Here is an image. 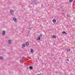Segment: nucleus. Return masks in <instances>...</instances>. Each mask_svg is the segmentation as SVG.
<instances>
[{
    "label": "nucleus",
    "instance_id": "nucleus-23",
    "mask_svg": "<svg viewBox=\"0 0 75 75\" xmlns=\"http://www.w3.org/2000/svg\"><path fill=\"white\" fill-rule=\"evenodd\" d=\"M62 12H64V10H62Z\"/></svg>",
    "mask_w": 75,
    "mask_h": 75
},
{
    "label": "nucleus",
    "instance_id": "nucleus-13",
    "mask_svg": "<svg viewBox=\"0 0 75 75\" xmlns=\"http://www.w3.org/2000/svg\"><path fill=\"white\" fill-rule=\"evenodd\" d=\"M30 52L32 53H34V50H33V49H31L30 50Z\"/></svg>",
    "mask_w": 75,
    "mask_h": 75
},
{
    "label": "nucleus",
    "instance_id": "nucleus-2",
    "mask_svg": "<svg viewBox=\"0 0 75 75\" xmlns=\"http://www.w3.org/2000/svg\"><path fill=\"white\" fill-rule=\"evenodd\" d=\"M14 10L11 9L10 10V12L11 14V15H12L13 16V15H14Z\"/></svg>",
    "mask_w": 75,
    "mask_h": 75
},
{
    "label": "nucleus",
    "instance_id": "nucleus-1",
    "mask_svg": "<svg viewBox=\"0 0 75 75\" xmlns=\"http://www.w3.org/2000/svg\"><path fill=\"white\" fill-rule=\"evenodd\" d=\"M42 34H40L39 37H38V40H41V38H42Z\"/></svg>",
    "mask_w": 75,
    "mask_h": 75
},
{
    "label": "nucleus",
    "instance_id": "nucleus-12",
    "mask_svg": "<svg viewBox=\"0 0 75 75\" xmlns=\"http://www.w3.org/2000/svg\"><path fill=\"white\" fill-rule=\"evenodd\" d=\"M71 50L70 49H67V52H70Z\"/></svg>",
    "mask_w": 75,
    "mask_h": 75
},
{
    "label": "nucleus",
    "instance_id": "nucleus-25",
    "mask_svg": "<svg viewBox=\"0 0 75 75\" xmlns=\"http://www.w3.org/2000/svg\"><path fill=\"white\" fill-rule=\"evenodd\" d=\"M36 75H41V74H37Z\"/></svg>",
    "mask_w": 75,
    "mask_h": 75
},
{
    "label": "nucleus",
    "instance_id": "nucleus-20",
    "mask_svg": "<svg viewBox=\"0 0 75 75\" xmlns=\"http://www.w3.org/2000/svg\"><path fill=\"white\" fill-rule=\"evenodd\" d=\"M67 61L68 62L69 61V59H67Z\"/></svg>",
    "mask_w": 75,
    "mask_h": 75
},
{
    "label": "nucleus",
    "instance_id": "nucleus-22",
    "mask_svg": "<svg viewBox=\"0 0 75 75\" xmlns=\"http://www.w3.org/2000/svg\"><path fill=\"white\" fill-rule=\"evenodd\" d=\"M20 62L21 63V60H20Z\"/></svg>",
    "mask_w": 75,
    "mask_h": 75
},
{
    "label": "nucleus",
    "instance_id": "nucleus-11",
    "mask_svg": "<svg viewBox=\"0 0 75 75\" xmlns=\"http://www.w3.org/2000/svg\"><path fill=\"white\" fill-rule=\"evenodd\" d=\"M13 21H15V22H16V20H17V18H13Z\"/></svg>",
    "mask_w": 75,
    "mask_h": 75
},
{
    "label": "nucleus",
    "instance_id": "nucleus-15",
    "mask_svg": "<svg viewBox=\"0 0 75 75\" xmlns=\"http://www.w3.org/2000/svg\"><path fill=\"white\" fill-rule=\"evenodd\" d=\"M52 38H56V36L55 35H53L52 37Z\"/></svg>",
    "mask_w": 75,
    "mask_h": 75
},
{
    "label": "nucleus",
    "instance_id": "nucleus-5",
    "mask_svg": "<svg viewBox=\"0 0 75 75\" xmlns=\"http://www.w3.org/2000/svg\"><path fill=\"white\" fill-rule=\"evenodd\" d=\"M25 44L26 45H27V46H28V45H30V44H29V42H25Z\"/></svg>",
    "mask_w": 75,
    "mask_h": 75
},
{
    "label": "nucleus",
    "instance_id": "nucleus-26",
    "mask_svg": "<svg viewBox=\"0 0 75 75\" xmlns=\"http://www.w3.org/2000/svg\"><path fill=\"white\" fill-rule=\"evenodd\" d=\"M32 1H33V0H31Z\"/></svg>",
    "mask_w": 75,
    "mask_h": 75
},
{
    "label": "nucleus",
    "instance_id": "nucleus-17",
    "mask_svg": "<svg viewBox=\"0 0 75 75\" xmlns=\"http://www.w3.org/2000/svg\"><path fill=\"white\" fill-rule=\"evenodd\" d=\"M73 0H69V1L70 3H72L73 1Z\"/></svg>",
    "mask_w": 75,
    "mask_h": 75
},
{
    "label": "nucleus",
    "instance_id": "nucleus-8",
    "mask_svg": "<svg viewBox=\"0 0 75 75\" xmlns=\"http://www.w3.org/2000/svg\"><path fill=\"white\" fill-rule=\"evenodd\" d=\"M22 46L23 47H25V44L24 43H23L22 45Z\"/></svg>",
    "mask_w": 75,
    "mask_h": 75
},
{
    "label": "nucleus",
    "instance_id": "nucleus-14",
    "mask_svg": "<svg viewBox=\"0 0 75 75\" xmlns=\"http://www.w3.org/2000/svg\"><path fill=\"white\" fill-rule=\"evenodd\" d=\"M36 1L35 0H34V1H32L33 3V4H36V3H35L34 4V3Z\"/></svg>",
    "mask_w": 75,
    "mask_h": 75
},
{
    "label": "nucleus",
    "instance_id": "nucleus-3",
    "mask_svg": "<svg viewBox=\"0 0 75 75\" xmlns=\"http://www.w3.org/2000/svg\"><path fill=\"white\" fill-rule=\"evenodd\" d=\"M53 22L54 23H55L57 22V20L56 19H54L53 20Z\"/></svg>",
    "mask_w": 75,
    "mask_h": 75
},
{
    "label": "nucleus",
    "instance_id": "nucleus-24",
    "mask_svg": "<svg viewBox=\"0 0 75 75\" xmlns=\"http://www.w3.org/2000/svg\"><path fill=\"white\" fill-rule=\"evenodd\" d=\"M24 47H22V49H24Z\"/></svg>",
    "mask_w": 75,
    "mask_h": 75
},
{
    "label": "nucleus",
    "instance_id": "nucleus-19",
    "mask_svg": "<svg viewBox=\"0 0 75 75\" xmlns=\"http://www.w3.org/2000/svg\"><path fill=\"white\" fill-rule=\"evenodd\" d=\"M31 28H29L28 29H29V30H31Z\"/></svg>",
    "mask_w": 75,
    "mask_h": 75
},
{
    "label": "nucleus",
    "instance_id": "nucleus-6",
    "mask_svg": "<svg viewBox=\"0 0 75 75\" xmlns=\"http://www.w3.org/2000/svg\"><path fill=\"white\" fill-rule=\"evenodd\" d=\"M29 69L31 70L33 69V66H30L29 67Z\"/></svg>",
    "mask_w": 75,
    "mask_h": 75
},
{
    "label": "nucleus",
    "instance_id": "nucleus-9",
    "mask_svg": "<svg viewBox=\"0 0 75 75\" xmlns=\"http://www.w3.org/2000/svg\"><path fill=\"white\" fill-rule=\"evenodd\" d=\"M67 17L68 18H70L71 17V16L70 15V14H67Z\"/></svg>",
    "mask_w": 75,
    "mask_h": 75
},
{
    "label": "nucleus",
    "instance_id": "nucleus-16",
    "mask_svg": "<svg viewBox=\"0 0 75 75\" xmlns=\"http://www.w3.org/2000/svg\"><path fill=\"white\" fill-rule=\"evenodd\" d=\"M3 59V57L0 56V59Z\"/></svg>",
    "mask_w": 75,
    "mask_h": 75
},
{
    "label": "nucleus",
    "instance_id": "nucleus-7",
    "mask_svg": "<svg viewBox=\"0 0 75 75\" xmlns=\"http://www.w3.org/2000/svg\"><path fill=\"white\" fill-rule=\"evenodd\" d=\"M5 31H3L2 33V35H4L5 34Z\"/></svg>",
    "mask_w": 75,
    "mask_h": 75
},
{
    "label": "nucleus",
    "instance_id": "nucleus-21",
    "mask_svg": "<svg viewBox=\"0 0 75 75\" xmlns=\"http://www.w3.org/2000/svg\"><path fill=\"white\" fill-rule=\"evenodd\" d=\"M56 74H58V71H56Z\"/></svg>",
    "mask_w": 75,
    "mask_h": 75
},
{
    "label": "nucleus",
    "instance_id": "nucleus-10",
    "mask_svg": "<svg viewBox=\"0 0 75 75\" xmlns=\"http://www.w3.org/2000/svg\"><path fill=\"white\" fill-rule=\"evenodd\" d=\"M62 34H65L66 35L68 33H66V32L65 31H64L62 32Z\"/></svg>",
    "mask_w": 75,
    "mask_h": 75
},
{
    "label": "nucleus",
    "instance_id": "nucleus-18",
    "mask_svg": "<svg viewBox=\"0 0 75 75\" xmlns=\"http://www.w3.org/2000/svg\"><path fill=\"white\" fill-rule=\"evenodd\" d=\"M22 59H23V58H25V57H22Z\"/></svg>",
    "mask_w": 75,
    "mask_h": 75
},
{
    "label": "nucleus",
    "instance_id": "nucleus-4",
    "mask_svg": "<svg viewBox=\"0 0 75 75\" xmlns=\"http://www.w3.org/2000/svg\"><path fill=\"white\" fill-rule=\"evenodd\" d=\"M8 44L10 45L11 44V40H8Z\"/></svg>",
    "mask_w": 75,
    "mask_h": 75
}]
</instances>
